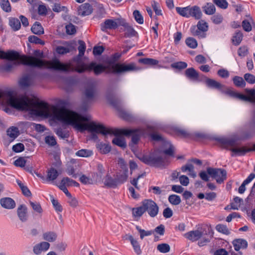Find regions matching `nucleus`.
<instances>
[{
  "label": "nucleus",
  "instance_id": "nucleus-1",
  "mask_svg": "<svg viewBox=\"0 0 255 255\" xmlns=\"http://www.w3.org/2000/svg\"><path fill=\"white\" fill-rule=\"evenodd\" d=\"M0 105L18 110L29 111L32 114L45 118H53L73 126L76 129L88 130L102 135L105 138L112 136V129L91 121L89 116H83L74 112L39 102L36 99L20 95L14 91H0Z\"/></svg>",
  "mask_w": 255,
  "mask_h": 255
},
{
  "label": "nucleus",
  "instance_id": "nucleus-2",
  "mask_svg": "<svg viewBox=\"0 0 255 255\" xmlns=\"http://www.w3.org/2000/svg\"><path fill=\"white\" fill-rule=\"evenodd\" d=\"M78 43L79 44L78 48V55L67 64L62 63L57 59L48 61L32 56H21L16 51H15L17 54L16 58L10 59V61H16L14 63L15 65L23 64L32 67L52 69L63 71H75L79 73H82L86 70H93L95 73L98 74L105 71L106 68L103 65H97L95 62H92L90 64H86L83 62L82 57L84 55L85 51V43L82 40H79Z\"/></svg>",
  "mask_w": 255,
  "mask_h": 255
},
{
  "label": "nucleus",
  "instance_id": "nucleus-3",
  "mask_svg": "<svg viewBox=\"0 0 255 255\" xmlns=\"http://www.w3.org/2000/svg\"><path fill=\"white\" fill-rule=\"evenodd\" d=\"M113 135H115V137L113 139V143L122 148L126 147L127 145L124 135L131 136V142L129 145L133 152H134V145L138 142L142 136L150 135L152 139L155 140L161 139V136L159 134L154 133V128L151 127H148L145 130L141 128L122 129L113 128Z\"/></svg>",
  "mask_w": 255,
  "mask_h": 255
},
{
  "label": "nucleus",
  "instance_id": "nucleus-4",
  "mask_svg": "<svg viewBox=\"0 0 255 255\" xmlns=\"http://www.w3.org/2000/svg\"><path fill=\"white\" fill-rule=\"evenodd\" d=\"M205 82L208 87L218 89L231 97L255 103V90H247V95H245L236 92L232 89L225 87L213 79L205 78Z\"/></svg>",
  "mask_w": 255,
  "mask_h": 255
},
{
  "label": "nucleus",
  "instance_id": "nucleus-5",
  "mask_svg": "<svg viewBox=\"0 0 255 255\" xmlns=\"http://www.w3.org/2000/svg\"><path fill=\"white\" fill-rule=\"evenodd\" d=\"M130 48L131 47H129L128 49L124 50L122 53L117 52L115 53L114 55H113V63L114 61L118 60L121 57L122 54L126 53ZM139 70V68L137 67L134 63L129 64L120 63L115 64H113V73H123Z\"/></svg>",
  "mask_w": 255,
  "mask_h": 255
},
{
  "label": "nucleus",
  "instance_id": "nucleus-6",
  "mask_svg": "<svg viewBox=\"0 0 255 255\" xmlns=\"http://www.w3.org/2000/svg\"><path fill=\"white\" fill-rule=\"evenodd\" d=\"M219 142L222 147L225 148H230V149L233 152L239 155H243L247 152L252 151L251 148L246 147H232L233 145V141L227 138H220L219 139Z\"/></svg>",
  "mask_w": 255,
  "mask_h": 255
},
{
  "label": "nucleus",
  "instance_id": "nucleus-7",
  "mask_svg": "<svg viewBox=\"0 0 255 255\" xmlns=\"http://www.w3.org/2000/svg\"><path fill=\"white\" fill-rule=\"evenodd\" d=\"M145 212H147L151 217H155L158 213V207L152 200L149 199L144 200L142 202Z\"/></svg>",
  "mask_w": 255,
  "mask_h": 255
},
{
  "label": "nucleus",
  "instance_id": "nucleus-8",
  "mask_svg": "<svg viewBox=\"0 0 255 255\" xmlns=\"http://www.w3.org/2000/svg\"><path fill=\"white\" fill-rule=\"evenodd\" d=\"M207 172L218 183H221L226 179L227 173L223 169L208 168Z\"/></svg>",
  "mask_w": 255,
  "mask_h": 255
},
{
  "label": "nucleus",
  "instance_id": "nucleus-9",
  "mask_svg": "<svg viewBox=\"0 0 255 255\" xmlns=\"http://www.w3.org/2000/svg\"><path fill=\"white\" fill-rule=\"evenodd\" d=\"M140 159L144 163L149 165L156 166L164 165V159L161 157H155L152 155H144Z\"/></svg>",
  "mask_w": 255,
  "mask_h": 255
},
{
  "label": "nucleus",
  "instance_id": "nucleus-10",
  "mask_svg": "<svg viewBox=\"0 0 255 255\" xmlns=\"http://www.w3.org/2000/svg\"><path fill=\"white\" fill-rule=\"evenodd\" d=\"M113 109H115L118 112L119 116L125 120L128 121H131L132 120V117L131 115L117 106L115 102L113 100Z\"/></svg>",
  "mask_w": 255,
  "mask_h": 255
},
{
  "label": "nucleus",
  "instance_id": "nucleus-11",
  "mask_svg": "<svg viewBox=\"0 0 255 255\" xmlns=\"http://www.w3.org/2000/svg\"><path fill=\"white\" fill-rule=\"evenodd\" d=\"M50 244L47 242H42L36 244L33 247V253L37 255L41 254L43 251H47L50 248Z\"/></svg>",
  "mask_w": 255,
  "mask_h": 255
},
{
  "label": "nucleus",
  "instance_id": "nucleus-12",
  "mask_svg": "<svg viewBox=\"0 0 255 255\" xmlns=\"http://www.w3.org/2000/svg\"><path fill=\"white\" fill-rule=\"evenodd\" d=\"M188 12V18L192 17L196 19H199L202 15L200 8L196 5L189 6Z\"/></svg>",
  "mask_w": 255,
  "mask_h": 255
},
{
  "label": "nucleus",
  "instance_id": "nucleus-13",
  "mask_svg": "<svg viewBox=\"0 0 255 255\" xmlns=\"http://www.w3.org/2000/svg\"><path fill=\"white\" fill-rule=\"evenodd\" d=\"M17 214L19 220L25 222L28 220L27 208L24 205H21L18 207L17 209Z\"/></svg>",
  "mask_w": 255,
  "mask_h": 255
},
{
  "label": "nucleus",
  "instance_id": "nucleus-14",
  "mask_svg": "<svg viewBox=\"0 0 255 255\" xmlns=\"http://www.w3.org/2000/svg\"><path fill=\"white\" fill-rule=\"evenodd\" d=\"M92 12V8L89 3H85L81 5L78 9L79 15L85 16L90 14Z\"/></svg>",
  "mask_w": 255,
  "mask_h": 255
},
{
  "label": "nucleus",
  "instance_id": "nucleus-15",
  "mask_svg": "<svg viewBox=\"0 0 255 255\" xmlns=\"http://www.w3.org/2000/svg\"><path fill=\"white\" fill-rule=\"evenodd\" d=\"M0 203L2 207L7 209H13L15 206L14 201L9 197L1 198L0 200Z\"/></svg>",
  "mask_w": 255,
  "mask_h": 255
},
{
  "label": "nucleus",
  "instance_id": "nucleus-16",
  "mask_svg": "<svg viewBox=\"0 0 255 255\" xmlns=\"http://www.w3.org/2000/svg\"><path fill=\"white\" fill-rule=\"evenodd\" d=\"M120 24H122L121 30L125 31L126 34L127 36H133L135 35V31L126 22V20H122Z\"/></svg>",
  "mask_w": 255,
  "mask_h": 255
},
{
  "label": "nucleus",
  "instance_id": "nucleus-17",
  "mask_svg": "<svg viewBox=\"0 0 255 255\" xmlns=\"http://www.w3.org/2000/svg\"><path fill=\"white\" fill-rule=\"evenodd\" d=\"M185 75L192 81H199V75L198 72L193 68L187 69L185 71Z\"/></svg>",
  "mask_w": 255,
  "mask_h": 255
},
{
  "label": "nucleus",
  "instance_id": "nucleus-18",
  "mask_svg": "<svg viewBox=\"0 0 255 255\" xmlns=\"http://www.w3.org/2000/svg\"><path fill=\"white\" fill-rule=\"evenodd\" d=\"M202 233L198 230L189 232L184 235V237L187 239L195 241L200 239L202 236Z\"/></svg>",
  "mask_w": 255,
  "mask_h": 255
},
{
  "label": "nucleus",
  "instance_id": "nucleus-19",
  "mask_svg": "<svg viewBox=\"0 0 255 255\" xmlns=\"http://www.w3.org/2000/svg\"><path fill=\"white\" fill-rule=\"evenodd\" d=\"M42 238L48 243L54 242L57 240V235L54 232L48 231L43 234Z\"/></svg>",
  "mask_w": 255,
  "mask_h": 255
},
{
  "label": "nucleus",
  "instance_id": "nucleus-20",
  "mask_svg": "<svg viewBox=\"0 0 255 255\" xmlns=\"http://www.w3.org/2000/svg\"><path fill=\"white\" fill-rule=\"evenodd\" d=\"M128 240L130 241L134 252L138 255H140L141 254V250L137 240L134 239L132 236H129Z\"/></svg>",
  "mask_w": 255,
  "mask_h": 255
},
{
  "label": "nucleus",
  "instance_id": "nucleus-21",
  "mask_svg": "<svg viewBox=\"0 0 255 255\" xmlns=\"http://www.w3.org/2000/svg\"><path fill=\"white\" fill-rule=\"evenodd\" d=\"M234 249L236 251H238L241 249L246 248L248 244L247 242L243 239H237L233 241V242Z\"/></svg>",
  "mask_w": 255,
  "mask_h": 255
},
{
  "label": "nucleus",
  "instance_id": "nucleus-22",
  "mask_svg": "<svg viewBox=\"0 0 255 255\" xmlns=\"http://www.w3.org/2000/svg\"><path fill=\"white\" fill-rule=\"evenodd\" d=\"M6 133L9 138L13 140L18 136L19 131L17 127L12 126L7 129Z\"/></svg>",
  "mask_w": 255,
  "mask_h": 255
},
{
  "label": "nucleus",
  "instance_id": "nucleus-23",
  "mask_svg": "<svg viewBox=\"0 0 255 255\" xmlns=\"http://www.w3.org/2000/svg\"><path fill=\"white\" fill-rule=\"evenodd\" d=\"M138 61L139 63L142 64L149 67L157 65L158 63V60L148 58H140L138 60Z\"/></svg>",
  "mask_w": 255,
  "mask_h": 255
},
{
  "label": "nucleus",
  "instance_id": "nucleus-24",
  "mask_svg": "<svg viewBox=\"0 0 255 255\" xmlns=\"http://www.w3.org/2000/svg\"><path fill=\"white\" fill-rule=\"evenodd\" d=\"M17 54L15 51L11 50L6 52L0 50V58L10 60V59L15 58Z\"/></svg>",
  "mask_w": 255,
  "mask_h": 255
},
{
  "label": "nucleus",
  "instance_id": "nucleus-25",
  "mask_svg": "<svg viewBox=\"0 0 255 255\" xmlns=\"http://www.w3.org/2000/svg\"><path fill=\"white\" fill-rule=\"evenodd\" d=\"M144 212V209L142 204L140 207L133 208L132 209V216L136 220L139 219Z\"/></svg>",
  "mask_w": 255,
  "mask_h": 255
},
{
  "label": "nucleus",
  "instance_id": "nucleus-26",
  "mask_svg": "<svg viewBox=\"0 0 255 255\" xmlns=\"http://www.w3.org/2000/svg\"><path fill=\"white\" fill-rule=\"evenodd\" d=\"M181 170L183 172H189L188 175L193 178L196 176V173L194 170V166L191 164H187L181 167Z\"/></svg>",
  "mask_w": 255,
  "mask_h": 255
},
{
  "label": "nucleus",
  "instance_id": "nucleus-27",
  "mask_svg": "<svg viewBox=\"0 0 255 255\" xmlns=\"http://www.w3.org/2000/svg\"><path fill=\"white\" fill-rule=\"evenodd\" d=\"M59 173L57 170L54 168H50L47 172V180L48 181H54L58 176Z\"/></svg>",
  "mask_w": 255,
  "mask_h": 255
},
{
  "label": "nucleus",
  "instance_id": "nucleus-28",
  "mask_svg": "<svg viewBox=\"0 0 255 255\" xmlns=\"http://www.w3.org/2000/svg\"><path fill=\"white\" fill-rule=\"evenodd\" d=\"M32 32L37 35L44 33V29L39 22H36L31 27Z\"/></svg>",
  "mask_w": 255,
  "mask_h": 255
},
{
  "label": "nucleus",
  "instance_id": "nucleus-29",
  "mask_svg": "<svg viewBox=\"0 0 255 255\" xmlns=\"http://www.w3.org/2000/svg\"><path fill=\"white\" fill-rule=\"evenodd\" d=\"M31 79L28 76H25L22 77L19 81V84L22 88H26L29 86L31 84Z\"/></svg>",
  "mask_w": 255,
  "mask_h": 255
},
{
  "label": "nucleus",
  "instance_id": "nucleus-30",
  "mask_svg": "<svg viewBox=\"0 0 255 255\" xmlns=\"http://www.w3.org/2000/svg\"><path fill=\"white\" fill-rule=\"evenodd\" d=\"M75 154L79 157H88L93 154V151L86 149H82L77 151Z\"/></svg>",
  "mask_w": 255,
  "mask_h": 255
},
{
  "label": "nucleus",
  "instance_id": "nucleus-31",
  "mask_svg": "<svg viewBox=\"0 0 255 255\" xmlns=\"http://www.w3.org/2000/svg\"><path fill=\"white\" fill-rule=\"evenodd\" d=\"M97 147L102 153L106 154L110 151L111 146L109 144L98 143L97 144Z\"/></svg>",
  "mask_w": 255,
  "mask_h": 255
},
{
  "label": "nucleus",
  "instance_id": "nucleus-32",
  "mask_svg": "<svg viewBox=\"0 0 255 255\" xmlns=\"http://www.w3.org/2000/svg\"><path fill=\"white\" fill-rule=\"evenodd\" d=\"M62 183L65 184L67 186L78 187L79 186V184L78 182L68 177H64L62 179Z\"/></svg>",
  "mask_w": 255,
  "mask_h": 255
},
{
  "label": "nucleus",
  "instance_id": "nucleus-33",
  "mask_svg": "<svg viewBox=\"0 0 255 255\" xmlns=\"http://www.w3.org/2000/svg\"><path fill=\"white\" fill-rule=\"evenodd\" d=\"M176 10L181 16L188 18L189 6L184 7H176Z\"/></svg>",
  "mask_w": 255,
  "mask_h": 255
},
{
  "label": "nucleus",
  "instance_id": "nucleus-34",
  "mask_svg": "<svg viewBox=\"0 0 255 255\" xmlns=\"http://www.w3.org/2000/svg\"><path fill=\"white\" fill-rule=\"evenodd\" d=\"M56 134L62 138H66L69 136V132L65 129H63L60 128L55 130Z\"/></svg>",
  "mask_w": 255,
  "mask_h": 255
},
{
  "label": "nucleus",
  "instance_id": "nucleus-35",
  "mask_svg": "<svg viewBox=\"0 0 255 255\" xmlns=\"http://www.w3.org/2000/svg\"><path fill=\"white\" fill-rule=\"evenodd\" d=\"M233 81L235 86L239 87H244L246 86V82L243 78L239 76H235L233 78Z\"/></svg>",
  "mask_w": 255,
  "mask_h": 255
},
{
  "label": "nucleus",
  "instance_id": "nucleus-36",
  "mask_svg": "<svg viewBox=\"0 0 255 255\" xmlns=\"http://www.w3.org/2000/svg\"><path fill=\"white\" fill-rule=\"evenodd\" d=\"M9 25L14 30H18L21 26L19 20L15 18L9 19Z\"/></svg>",
  "mask_w": 255,
  "mask_h": 255
},
{
  "label": "nucleus",
  "instance_id": "nucleus-37",
  "mask_svg": "<svg viewBox=\"0 0 255 255\" xmlns=\"http://www.w3.org/2000/svg\"><path fill=\"white\" fill-rule=\"evenodd\" d=\"M122 20H125V19H123L120 15L113 17V29L117 28L120 27H121L120 28L122 27V24H120Z\"/></svg>",
  "mask_w": 255,
  "mask_h": 255
},
{
  "label": "nucleus",
  "instance_id": "nucleus-38",
  "mask_svg": "<svg viewBox=\"0 0 255 255\" xmlns=\"http://www.w3.org/2000/svg\"><path fill=\"white\" fill-rule=\"evenodd\" d=\"M204 11L207 14L211 15L215 13L216 8L215 6L212 3H207L204 7Z\"/></svg>",
  "mask_w": 255,
  "mask_h": 255
},
{
  "label": "nucleus",
  "instance_id": "nucleus-39",
  "mask_svg": "<svg viewBox=\"0 0 255 255\" xmlns=\"http://www.w3.org/2000/svg\"><path fill=\"white\" fill-rule=\"evenodd\" d=\"M243 39V34L241 32H237L233 37L232 41L234 44L236 45H239L242 41Z\"/></svg>",
  "mask_w": 255,
  "mask_h": 255
},
{
  "label": "nucleus",
  "instance_id": "nucleus-40",
  "mask_svg": "<svg viewBox=\"0 0 255 255\" xmlns=\"http://www.w3.org/2000/svg\"><path fill=\"white\" fill-rule=\"evenodd\" d=\"M157 250L162 253H166L169 252L170 248L168 244L163 243L157 245Z\"/></svg>",
  "mask_w": 255,
  "mask_h": 255
},
{
  "label": "nucleus",
  "instance_id": "nucleus-41",
  "mask_svg": "<svg viewBox=\"0 0 255 255\" xmlns=\"http://www.w3.org/2000/svg\"><path fill=\"white\" fill-rule=\"evenodd\" d=\"M169 202L172 205H177L181 202L180 197L177 195H172L168 198Z\"/></svg>",
  "mask_w": 255,
  "mask_h": 255
},
{
  "label": "nucleus",
  "instance_id": "nucleus-42",
  "mask_svg": "<svg viewBox=\"0 0 255 255\" xmlns=\"http://www.w3.org/2000/svg\"><path fill=\"white\" fill-rule=\"evenodd\" d=\"M133 15L134 19L138 23L140 24L143 23V17L138 10H135L133 12Z\"/></svg>",
  "mask_w": 255,
  "mask_h": 255
},
{
  "label": "nucleus",
  "instance_id": "nucleus-43",
  "mask_svg": "<svg viewBox=\"0 0 255 255\" xmlns=\"http://www.w3.org/2000/svg\"><path fill=\"white\" fill-rule=\"evenodd\" d=\"M136 229L138 231L141 239H143L145 237L149 236L152 234V232L151 231H145L142 230L139 226H136Z\"/></svg>",
  "mask_w": 255,
  "mask_h": 255
},
{
  "label": "nucleus",
  "instance_id": "nucleus-44",
  "mask_svg": "<svg viewBox=\"0 0 255 255\" xmlns=\"http://www.w3.org/2000/svg\"><path fill=\"white\" fill-rule=\"evenodd\" d=\"M29 204L33 210L38 214H41L42 212V209L41 205L37 202H33L32 201L29 202Z\"/></svg>",
  "mask_w": 255,
  "mask_h": 255
},
{
  "label": "nucleus",
  "instance_id": "nucleus-45",
  "mask_svg": "<svg viewBox=\"0 0 255 255\" xmlns=\"http://www.w3.org/2000/svg\"><path fill=\"white\" fill-rule=\"evenodd\" d=\"M186 44L191 48H195L197 46V42L193 38L188 37L186 39Z\"/></svg>",
  "mask_w": 255,
  "mask_h": 255
},
{
  "label": "nucleus",
  "instance_id": "nucleus-46",
  "mask_svg": "<svg viewBox=\"0 0 255 255\" xmlns=\"http://www.w3.org/2000/svg\"><path fill=\"white\" fill-rule=\"evenodd\" d=\"M216 229L220 233H222L225 235L230 234V231L226 226L222 224H219L216 226Z\"/></svg>",
  "mask_w": 255,
  "mask_h": 255
},
{
  "label": "nucleus",
  "instance_id": "nucleus-47",
  "mask_svg": "<svg viewBox=\"0 0 255 255\" xmlns=\"http://www.w3.org/2000/svg\"><path fill=\"white\" fill-rule=\"evenodd\" d=\"M243 200L239 197H236L234 199V202L231 204V208L234 210H238Z\"/></svg>",
  "mask_w": 255,
  "mask_h": 255
},
{
  "label": "nucleus",
  "instance_id": "nucleus-48",
  "mask_svg": "<svg viewBox=\"0 0 255 255\" xmlns=\"http://www.w3.org/2000/svg\"><path fill=\"white\" fill-rule=\"evenodd\" d=\"M214 3L220 8L226 9L228 6V3L226 0H214Z\"/></svg>",
  "mask_w": 255,
  "mask_h": 255
},
{
  "label": "nucleus",
  "instance_id": "nucleus-49",
  "mask_svg": "<svg viewBox=\"0 0 255 255\" xmlns=\"http://www.w3.org/2000/svg\"><path fill=\"white\" fill-rule=\"evenodd\" d=\"M0 5L2 9L6 12H9L11 10L10 3L8 0H1Z\"/></svg>",
  "mask_w": 255,
  "mask_h": 255
},
{
  "label": "nucleus",
  "instance_id": "nucleus-50",
  "mask_svg": "<svg viewBox=\"0 0 255 255\" xmlns=\"http://www.w3.org/2000/svg\"><path fill=\"white\" fill-rule=\"evenodd\" d=\"M51 202L53 207H54L55 210L57 212H61L62 211V207L60 203L57 200H55L53 197H51Z\"/></svg>",
  "mask_w": 255,
  "mask_h": 255
},
{
  "label": "nucleus",
  "instance_id": "nucleus-51",
  "mask_svg": "<svg viewBox=\"0 0 255 255\" xmlns=\"http://www.w3.org/2000/svg\"><path fill=\"white\" fill-rule=\"evenodd\" d=\"M198 28L202 31H206L208 30V24L204 20H200L197 24Z\"/></svg>",
  "mask_w": 255,
  "mask_h": 255
},
{
  "label": "nucleus",
  "instance_id": "nucleus-52",
  "mask_svg": "<svg viewBox=\"0 0 255 255\" xmlns=\"http://www.w3.org/2000/svg\"><path fill=\"white\" fill-rule=\"evenodd\" d=\"M95 94V90L93 87L87 88L85 91V96L88 99L93 98Z\"/></svg>",
  "mask_w": 255,
  "mask_h": 255
},
{
  "label": "nucleus",
  "instance_id": "nucleus-53",
  "mask_svg": "<svg viewBox=\"0 0 255 255\" xmlns=\"http://www.w3.org/2000/svg\"><path fill=\"white\" fill-rule=\"evenodd\" d=\"M172 67L176 69H182L187 67V64L184 62H177L172 64Z\"/></svg>",
  "mask_w": 255,
  "mask_h": 255
},
{
  "label": "nucleus",
  "instance_id": "nucleus-54",
  "mask_svg": "<svg viewBox=\"0 0 255 255\" xmlns=\"http://www.w3.org/2000/svg\"><path fill=\"white\" fill-rule=\"evenodd\" d=\"M28 40L31 43L40 44L41 45H43L44 44V42L43 41L39 39L38 37L34 35L30 36L28 37Z\"/></svg>",
  "mask_w": 255,
  "mask_h": 255
},
{
  "label": "nucleus",
  "instance_id": "nucleus-55",
  "mask_svg": "<svg viewBox=\"0 0 255 255\" xmlns=\"http://www.w3.org/2000/svg\"><path fill=\"white\" fill-rule=\"evenodd\" d=\"M244 79L250 84H253L255 83V76L251 74H245L244 75Z\"/></svg>",
  "mask_w": 255,
  "mask_h": 255
},
{
  "label": "nucleus",
  "instance_id": "nucleus-56",
  "mask_svg": "<svg viewBox=\"0 0 255 255\" xmlns=\"http://www.w3.org/2000/svg\"><path fill=\"white\" fill-rule=\"evenodd\" d=\"M112 28V20L108 19L101 25V29L104 31H107L108 29Z\"/></svg>",
  "mask_w": 255,
  "mask_h": 255
},
{
  "label": "nucleus",
  "instance_id": "nucleus-57",
  "mask_svg": "<svg viewBox=\"0 0 255 255\" xmlns=\"http://www.w3.org/2000/svg\"><path fill=\"white\" fill-rule=\"evenodd\" d=\"M45 142L49 145L54 146L56 144L55 138L53 136H47L45 137Z\"/></svg>",
  "mask_w": 255,
  "mask_h": 255
},
{
  "label": "nucleus",
  "instance_id": "nucleus-58",
  "mask_svg": "<svg viewBox=\"0 0 255 255\" xmlns=\"http://www.w3.org/2000/svg\"><path fill=\"white\" fill-rule=\"evenodd\" d=\"M179 180L181 185L186 186L189 183V180L187 176L181 175L179 177Z\"/></svg>",
  "mask_w": 255,
  "mask_h": 255
},
{
  "label": "nucleus",
  "instance_id": "nucleus-59",
  "mask_svg": "<svg viewBox=\"0 0 255 255\" xmlns=\"http://www.w3.org/2000/svg\"><path fill=\"white\" fill-rule=\"evenodd\" d=\"M242 26L243 29L247 32H249L252 30L251 23L248 20H243L242 22Z\"/></svg>",
  "mask_w": 255,
  "mask_h": 255
},
{
  "label": "nucleus",
  "instance_id": "nucleus-60",
  "mask_svg": "<svg viewBox=\"0 0 255 255\" xmlns=\"http://www.w3.org/2000/svg\"><path fill=\"white\" fill-rule=\"evenodd\" d=\"M70 49L68 48L63 47V46H58L56 48V51L58 53L60 54H64L67 53L70 51Z\"/></svg>",
  "mask_w": 255,
  "mask_h": 255
},
{
  "label": "nucleus",
  "instance_id": "nucleus-61",
  "mask_svg": "<svg viewBox=\"0 0 255 255\" xmlns=\"http://www.w3.org/2000/svg\"><path fill=\"white\" fill-rule=\"evenodd\" d=\"M24 149V145L22 143H17L12 147V149L16 152H19L23 151Z\"/></svg>",
  "mask_w": 255,
  "mask_h": 255
},
{
  "label": "nucleus",
  "instance_id": "nucleus-62",
  "mask_svg": "<svg viewBox=\"0 0 255 255\" xmlns=\"http://www.w3.org/2000/svg\"><path fill=\"white\" fill-rule=\"evenodd\" d=\"M26 161L23 157H20L14 161V165L16 166L24 167L25 165Z\"/></svg>",
  "mask_w": 255,
  "mask_h": 255
},
{
  "label": "nucleus",
  "instance_id": "nucleus-63",
  "mask_svg": "<svg viewBox=\"0 0 255 255\" xmlns=\"http://www.w3.org/2000/svg\"><path fill=\"white\" fill-rule=\"evenodd\" d=\"M66 32L68 34H73L75 33L76 29L74 25L69 24L66 26Z\"/></svg>",
  "mask_w": 255,
  "mask_h": 255
},
{
  "label": "nucleus",
  "instance_id": "nucleus-64",
  "mask_svg": "<svg viewBox=\"0 0 255 255\" xmlns=\"http://www.w3.org/2000/svg\"><path fill=\"white\" fill-rule=\"evenodd\" d=\"M104 97L107 102L111 104L112 103V92L110 88L106 91Z\"/></svg>",
  "mask_w": 255,
  "mask_h": 255
}]
</instances>
